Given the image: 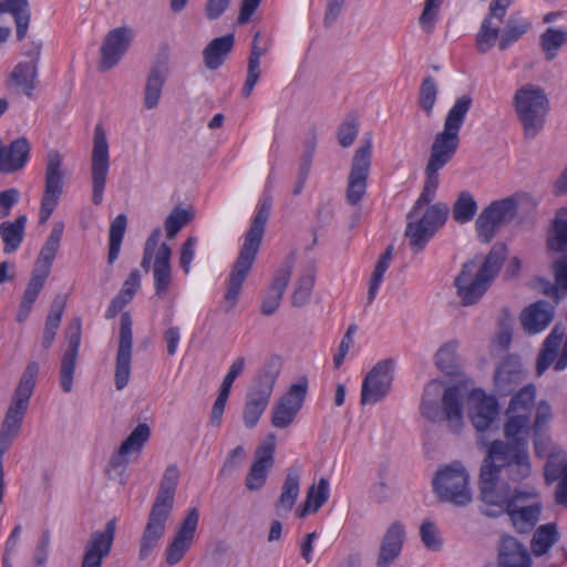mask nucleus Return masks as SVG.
<instances>
[{"label":"nucleus","mask_w":567,"mask_h":567,"mask_svg":"<svg viewBox=\"0 0 567 567\" xmlns=\"http://www.w3.org/2000/svg\"><path fill=\"white\" fill-rule=\"evenodd\" d=\"M245 365L246 360L244 357L236 358L221 382L220 390L230 393L235 380L244 372Z\"/></svg>","instance_id":"62"},{"label":"nucleus","mask_w":567,"mask_h":567,"mask_svg":"<svg viewBox=\"0 0 567 567\" xmlns=\"http://www.w3.org/2000/svg\"><path fill=\"white\" fill-rule=\"evenodd\" d=\"M567 470V460L558 455L550 454L545 464L544 474L548 484L556 482Z\"/></svg>","instance_id":"58"},{"label":"nucleus","mask_w":567,"mask_h":567,"mask_svg":"<svg viewBox=\"0 0 567 567\" xmlns=\"http://www.w3.org/2000/svg\"><path fill=\"white\" fill-rule=\"evenodd\" d=\"M275 441L276 435L269 434L268 439L255 451L254 462L245 480V485L250 492L259 491L267 481L275 463Z\"/></svg>","instance_id":"22"},{"label":"nucleus","mask_w":567,"mask_h":567,"mask_svg":"<svg viewBox=\"0 0 567 567\" xmlns=\"http://www.w3.org/2000/svg\"><path fill=\"white\" fill-rule=\"evenodd\" d=\"M280 371L281 360L279 357L266 360L247 390L245 403L266 410Z\"/></svg>","instance_id":"16"},{"label":"nucleus","mask_w":567,"mask_h":567,"mask_svg":"<svg viewBox=\"0 0 567 567\" xmlns=\"http://www.w3.org/2000/svg\"><path fill=\"white\" fill-rule=\"evenodd\" d=\"M198 520V509L196 507L189 508L172 543L166 548L165 555L168 565L174 566L183 559L194 540Z\"/></svg>","instance_id":"24"},{"label":"nucleus","mask_w":567,"mask_h":567,"mask_svg":"<svg viewBox=\"0 0 567 567\" xmlns=\"http://www.w3.org/2000/svg\"><path fill=\"white\" fill-rule=\"evenodd\" d=\"M441 0H425L424 9L419 18L421 27L431 30L436 21L437 9Z\"/></svg>","instance_id":"63"},{"label":"nucleus","mask_w":567,"mask_h":567,"mask_svg":"<svg viewBox=\"0 0 567 567\" xmlns=\"http://www.w3.org/2000/svg\"><path fill=\"white\" fill-rule=\"evenodd\" d=\"M475 261H466L454 280L457 296L463 306L478 302L489 287V284L475 272Z\"/></svg>","instance_id":"23"},{"label":"nucleus","mask_w":567,"mask_h":567,"mask_svg":"<svg viewBox=\"0 0 567 567\" xmlns=\"http://www.w3.org/2000/svg\"><path fill=\"white\" fill-rule=\"evenodd\" d=\"M530 28L527 20L511 17L504 27L498 41V48L502 51L507 50L513 43L518 41Z\"/></svg>","instance_id":"41"},{"label":"nucleus","mask_w":567,"mask_h":567,"mask_svg":"<svg viewBox=\"0 0 567 567\" xmlns=\"http://www.w3.org/2000/svg\"><path fill=\"white\" fill-rule=\"evenodd\" d=\"M498 565L501 567H532V559L527 548L513 536L502 538L498 549Z\"/></svg>","instance_id":"30"},{"label":"nucleus","mask_w":567,"mask_h":567,"mask_svg":"<svg viewBox=\"0 0 567 567\" xmlns=\"http://www.w3.org/2000/svg\"><path fill=\"white\" fill-rule=\"evenodd\" d=\"M499 37V28L493 27L492 18L485 17L476 34V48L482 54L487 53Z\"/></svg>","instance_id":"48"},{"label":"nucleus","mask_w":567,"mask_h":567,"mask_svg":"<svg viewBox=\"0 0 567 567\" xmlns=\"http://www.w3.org/2000/svg\"><path fill=\"white\" fill-rule=\"evenodd\" d=\"M502 467L487 457L483 460L480 471V491L481 496H488L495 492L501 477Z\"/></svg>","instance_id":"44"},{"label":"nucleus","mask_w":567,"mask_h":567,"mask_svg":"<svg viewBox=\"0 0 567 567\" xmlns=\"http://www.w3.org/2000/svg\"><path fill=\"white\" fill-rule=\"evenodd\" d=\"M308 393V379L300 377L282 394L272 408L271 425L276 429L288 427L301 410Z\"/></svg>","instance_id":"15"},{"label":"nucleus","mask_w":567,"mask_h":567,"mask_svg":"<svg viewBox=\"0 0 567 567\" xmlns=\"http://www.w3.org/2000/svg\"><path fill=\"white\" fill-rule=\"evenodd\" d=\"M517 215V203L513 197L494 200L486 206L475 221L481 243L488 244L502 225L512 221Z\"/></svg>","instance_id":"8"},{"label":"nucleus","mask_w":567,"mask_h":567,"mask_svg":"<svg viewBox=\"0 0 567 567\" xmlns=\"http://www.w3.org/2000/svg\"><path fill=\"white\" fill-rule=\"evenodd\" d=\"M20 193L16 188L0 192V219L10 215L12 207L19 202Z\"/></svg>","instance_id":"64"},{"label":"nucleus","mask_w":567,"mask_h":567,"mask_svg":"<svg viewBox=\"0 0 567 567\" xmlns=\"http://www.w3.org/2000/svg\"><path fill=\"white\" fill-rule=\"evenodd\" d=\"M127 218L124 214L117 215L110 226L107 264L113 265L118 258L122 241L125 235Z\"/></svg>","instance_id":"40"},{"label":"nucleus","mask_w":567,"mask_h":567,"mask_svg":"<svg viewBox=\"0 0 567 567\" xmlns=\"http://www.w3.org/2000/svg\"><path fill=\"white\" fill-rule=\"evenodd\" d=\"M154 288L157 296H163L172 282L171 266H154Z\"/></svg>","instance_id":"60"},{"label":"nucleus","mask_w":567,"mask_h":567,"mask_svg":"<svg viewBox=\"0 0 567 567\" xmlns=\"http://www.w3.org/2000/svg\"><path fill=\"white\" fill-rule=\"evenodd\" d=\"M394 360L379 361L365 375L361 386V403L375 404L382 401L391 389Z\"/></svg>","instance_id":"18"},{"label":"nucleus","mask_w":567,"mask_h":567,"mask_svg":"<svg viewBox=\"0 0 567 567\" xmlns=\"http://www.w3.org/2000/svg\"><path fill=\"white\" fill-rule=\"evenodd\" d=\"M109 171L110 153L106 133L102 124H97L94 128L91 156L92 202L94 205H101L103 202Z\"/></svg>","instance_id":"9"},{"label":"nucleus","mask_w":567,"mask_h":567,"mask_svg":"<svg viewBox=\"0 0 567 567\" xmlns=\"http://www.w3.org/2000/svg\"><path fill=\"white\" fill-rule=\"evenodd\" d=\"M536 388L534 384L522 386L513 394L505 412L503 432L513 436L518 432H529V417L535 405Z\"/></svg>","instance_id":"12"},{"label":"nucleus","mask_w":567,"mask_h":567,"mask_svg":"<svg viewBox=\"0 0 567 567\" xmlns=\"http://www.w3.org/2000/svg\"><path fill=\"white\" fill-rule=\"evenodd\" d=\"M404 543V528L394 522L384 533L377 559V567H390L400 556Z\"/></svg>","instance_id":"29"},{"label":"nucleus","mask_w":567,"mask_h":567,"mask_svg":"<svg viewBox=\"0 0 567 567\" xmlns=\"http://www.w3.org/2000/svg\"><path fill=\"white\" fill-rule=\"evenodd\" d=\"M406 219L405 238L409 241L411 250L414 254H419L425 248L430 239L434 236V233L422 224L417 216Z\"/></svg>","instance_id":"37"},{"label":"nucleus","mask_w":567,"mask_h":567,"mask_svg":"<svg viewBox=\"0 0 567 567\" xmlns=\"http://www.w3.org/2000/svg\"><path fill=\"white\" fill-rule=\"evenodd\" d=\"M0 12H10L13 16L17 25L18 40L24 39L30 23V11L28 2L22 4V2L18 1L17 4H12L10 1H0Z\"/></svg>","instance_id":"43"},{"label":"nucleus","mask_w":567,"mask_h":567,"mask_svg":"<svg viewBox=\"0 0 567 567\" xmlns=\"http://www.w3.org/2000/svg\"><path fill=\"white\" fill-rule=\"evenodd\" d=\"M116 518L110 519L103 530H94L84 545L81 567H102L115 538Z\"/></svg>","instance_id":"19"},{"label":"nucleus","mask_w":567,"mask_h":567,"mask_svg":"<svg viewBox=\"0 0 567 567\" xmlns=\"http://www.w3.org/2000/svg\"><path fill=\"white\" fill-rule=\"evenodd\" d=\"M271 210V199L265 197L257 209L248 231L245 235L239 255L233 265L227 284V290L224 297L225 311L233 310L239 298L243 284L250 271L256 256L259 251L261 240L265 234V227Z\"/></svg>","instance_id":"2"},{"label":"nucleus","mask_w":567,"mask_h":567,"mask_svg":"<svg viewBox=\"0 0 567 567\" xmlns=\"http://www.w3.org/2000/svg\"><path fill=\"white\" fill-rule=\"evenodd\" d=\"M540 509L542 507L539 504H533L519 508H515L511 505L508 516L517 532L528 533L538 522Z\"/></svg>","instance_id":"38"},{"label":"nucleus","mask_w":567,"mask_h":567,"mask_svg":"<svg viewBox=\"0 0 567 567\" xmlns=\"http://www.w3.org/2000/svg\"><path fill=\"white\" fill-rule=\"evenodd\" d=\"M132 318L128 312L121 316L120 340L115 362V388L123 390L131 375V359L133 347Z\"/></svg>","instance_id":"21"},{"label":"nucleus","mask_w":567,"mask_h":567,"mask_svg":"<svg viewBox=\"0 0 567 567\" xmlns=\"http://www.w3.org/2000/svg\"><path fill=\"white\" fill-rule=\"evenodd\" d=\"M68 349L64 352L60 369V384L65 393L72 391L73 375L75 371L76 358L81 343V320L74 318L65 330Z\"/></svg>","instance_id":"25"},{"label":"nucleus","mask_w":567,"mask_h":567,"mask_svg":"<svg viewBox=\"0 0 567 567\" xmlns=\"http://www.w3.org/2000/svg\"><path fill=\"white\" fill-rule=\"evenodd\" d=\"M499 413L497 400L486 395L483 391L473 390L470 395L468 417L478 433L496 427L495 423Z\"/></svg>","instance_id":"20"},{"label":"nucleus","mask_w":567,"mask_h":567,"mask_svg":"<svg viewBox=\"0 0 567 567\" xmlns=\"http://www.w3.org/2000/svg\"><path fill=\"white\" fill-rule=\"evenodd\" d=\"M505 256L506 246L503 244H495L486 256L481 268L478 270L475 269V272L491 285L494 277L499 272Z\"/></svg>","instance_id":"39"},{"label":"nucleus","mask_w":567,"mask_h":567,"mask_svg":"<svg viewBox=\"0 0 567 567\" xmlns=\"http://www.w3.org/2000/svg\"><path fill=\"white\" fill-rule=\"evenodd\" d=\"M420 537L423 545L433 551H437L443 546L436 525L431 520H424L420 527Z\"/></svg>","instance_id":"56"},{"label":"nucleus","mask_w":567,"mask_h":567,"mask_svg":"<svg viewBox=\"0 0 567 567\" xmlns=\"http://www.w3.org/2000/svg\"><path fill=\"white\" fill-rule=\"evenodd\" d=\"M559 540V533L555 523L539 526L530 540L532 553L536 557L544 556L553 545Z\"/></svg>","instance_id":"35"},{"label":"nucleus","mask_w":567,"mask_h":567,"mask_svg":"<svg viewBox=\"0 0 567 567\" xmlns=\"http://www.w3.org/2000/svg\"><path fill=\"white\" fill-rule=\"evenodd\" d=\"M463 398L462 386L443 388V382L432 380L423 391L421 415L432 423L445 421L449 430L457 434L463 427Z\"/></svg>","instance_id":"3"},{"label":"nucleus","mask_w":567,"mask_h":567,"mask_svg":"<svg viewBox=\"0 0 567 567\" xmlns=\"http://www.w3.org/2000/svg\"><path fill=\"white\" fill-rule=\"evenodd\" d=\"M513 105L526 138L536 137L543 130L550 103L545 90L538 85L525 84L516 90Z\"/></svg>","instance_id":"5"},{"label":"nucleus","mask_w":567,"mask_h":567,"mask_svg":"<svg viewBox=\"0 0 567 567\" xmlns=\"http://www.w3.org/2000/svg\"><path fill=\"white\" fill-rule=\"evenodd\" d=\"M179 476L181 473L177 465H168L161 480L158 496H174Z\"/></svg>","instance_id":"59"},{"label":"nucleus","mask_w":567,"mask_h":567,"mask_svg":"<svg viewBox=\"0 0 567 567\" xmlns=\"http://www.w3.org/2000/svg\"><path fill=\"white\" fill-rule=\"evenodd\" d=\"M476 212L477 203L474 196L467 190L461 192L452 208L454 220L458 224H466L474 218Z\"/></svg>","instance_id":"42"},{"label":"nucleus","mask_w":567,"mask_h":567,"mask_svg":"<svg viewBox=\"0 0 567 567\" xmlns=\"http://www.w3.org/2000/svg\"><path fill=\"white\" fill-rule=\"evenodd\" d=\"M372 140L369 136L364 143L358 147L352 157L351 168L348 176V185L346 190L347 202L351 206H357L363 199L367 187L368 177L371 167Z\"/></svg>","instance_id":"10"},{"label":"nucleus","mask_w":567,"mask_h":567,"mask_svg":"<svg viewBox=\"0 0 567 567\" xmlns=\"http://www.w3.org/2000/svg\"><path fill=\"white\" fill-rule=\"evenodd\" d=\"M63 158L56 150L49 151L45 159L44 192L40 207V223H45L58 206L63 193Z\"/></svg>","instance_id":"11"},{"label":"nucleus","mask_w":567,"mask_h":567,"mask_svg":"<svg viewBox=\"0 0 567 567\" xmlns=\"http://www.w3.org/2000/svg\"><path fill=\"white\" fill-rule=\"evenodd\" d=\"M547 245L551 250L567 251V207H561L556 212Z\"/></svg>","instance_id":"36"},{"label":"nucleus","mask_w":567,"mask_h":567,"mask_svg":"<svg viewBox=\"0 0 567 567\" xmlns=\"http://www.w3.org/2000/svg\"><path fill=\"white\" fill-rule=\"evenodd\" d=\"M27 216L20 215L13 221H3L0 224V237L3 241V251L13 254L23 241L25 231Z\"/></svg>","instance_id":"33"},{"label":"nucleus","mask_w":567,"mask_h":567,"mask_svg":"<svg viewBox=\"0 0 567 567\" xmlns=\"http://www.w3.org/2000/svg\"><path fill=\"white\" fill-rule=\"evenodd\" d=\"M515 498H482L480 512L489 518H496L509 511Z\"/></svg>","instance_id":"54"},{"label":"nucleus","mask_w":567,"mask_h":567,"mask_svg":"<svg viewBox=\"0 0 567 567\" xmlns=\"http://www.w3.org/2000/svg\"><path fill=\"white\" fill-rule=\"evenodd\" d=\"M526 379V373L517 357L509 355L496 368L494 390L501 396L513 394Z\"/></svg>","instance_id":"26"},{"label":"nucleus","mask_w":567,"mask_h":567,"mask_svg":"<svg viewBox=\"0 0 567 567\" xmlns=\"http://www.w3.org/2000/svg\"><path fill=\"white\" fill-rule=\"evenodd\" d=\"M554 316V306L546 300H538L522 312L520 323L527 333L535 334L544 331L553 321Z\"/></svg>","instance_id":"28"},{"label":"nucleus","mask_w":567,"mask_h":567,"mask_svg":"<svg viewBox=\"0 0 567 567\" xmlns=\"http://www.w3.org/2000/svg\"><path fill=\"white\" fill-rule=\"evenodd\" d=\"M457 342L451 341L442 346L435 354L436 367L447 375H454L458 370L456 355Z\"/></svg>","instance_id":"46"},{"label":"nucleus","mask_w":567,"mask_h":567,"mask_svg":"<svg viewBox=\"0 0 567 567\" xmlns=\"http://www.w3.org/2000/svg\"><path fill=\"white\" fill-rule=\"evenodd\" d=\"M63 229V223H54L51 234L40 250L39 257L31 274V278L27 285L19 306L17 313L18 322H23L27 320L32 310L33 303L35 302L47 278L50 275L53 260L60 247Z\"/></svg>","instance_id":"4"},{"label":"nucleus","mask_w":567,"mask_h":567,"mask_svg":"<svg viewBox=\"0 0 567 567\" xmlns=\"http://www.w3.org/2000/svg\"><path fill=\"white\" fill-rule=\"evenodd\" d=\"M315 279L316 268L313 266H309L297 280L296 288L291 298V303L293 307H302L308 302L315 286Z\"/></svg>","instance_id":"45"},{"label":"nucleus","mask_w":567,"mask_h":567,"mask_svg":"<svg viewBox=\"0 0 567 567\" xmlns=\"http://www.w3.org/2000/svg\"><path fill=\"white\" fill-rule=\"evenodd\" d=\"M151 436V429L146 423H140L132 433L122 442L116 452L110 457L106 466V475L110 481L122 485L127 480L128 456L140 453Z\"/></svg>","instance_id":"7"},{"label":"nucleus","mask_w":567,"mask_h":567,"mask_svg":"<svg viewBox=\"0 0 567 567\" xmlns=\"http://www.w3.org/2000/svg\"><path fill=\"white\" fill-rule=\"evenodd\" d=\"M234 43L235 35L233 33L212 40L203 51L206 68L209 70L220 68L231 52Z\"/></svg>","instance_id":"31"},{"label":"nucleus","mask_w":567,"mask_h":567,"mask_svg":"<svg viewBox=\"0 0 567 567\" xmlns=\"http://www.w3.org/2000/svg\"><path fill=\"white\" fill-rule=\"evenodd\" d=\"M193 217L194 214L190 210L182 207H175L166 217L164 223L166 237L168 239L175 238L179 230L187 225Z\"/></svg>","instance_id":"51"},{"label":"nucleus","mask_w":567,"mask_h":567,"mask_svg":"<svg viewBox=\"0 0 567 567\" xmlns=\"http://www.w3.org/2000/svg\"><path fill=\"white\" fill-rule=\"evenodd\" d=\"M473 97L463 94L454 101L444 118L443 130L439 132L431 145L430 157L425 166V181L423 189L415 200L406 218H414L424 206H430L439 187V171L447 165L460 147V131L472 109Z\"/></svg>","instance_id":"1"},{"label":"nucleus","mask_w":567,"mask_h":567,"mask_svg":"<svg viewBox=\"0 0 567 567\" xmlns=\"http://www.w3.org/2000/svg\"><path fill=\"white\" fill-rule=\"evenodd\" d=\"M165 81V65L156 63L154 66H152L147 74L144 89V106L147 110H153L158 105Z\"/></svg>","instance_id":"32"},{"label":"nucleus","mask_w":567,"mask_h":567,"mask_svg":"<svg viewBox=\"0 0 567 567\" xmlns=\"http://www.w3.org/2000/svg\"><path fill=\"white\" fill-rule=\"evenodd\" d=\"M246 452L245 449L241 445L236 446L233 449L220 470V475L227 476L230 475L233 472L239 468L243 460L245 458Z\"/></svg>","instance_id":"61"},{"label":"nucleus","mask_w":567,"mask_h":567,"mask_svg":"<svg viewBox=\"0 0 567 567\" xmlns=\"http://www.w3.org/2000/svg\"><path fill=\"white\" fill-rule=\"evenodd\" d=\"M437 84L433 76L427 75L423 79L419 92V106L430 116L433 112L437 99Z\"/></svg>","instance_id":"50"},{"label":"nucleus","mask_w":567,"mask_h":567,"mask_svg":"<svg viewBox=\"0 0 567 567\" xmlns=\"http://www.w3.org/2000/svg\"><path fill=\"white\" fill-rule=\"evenodd\" d=\"M131 42V30L124 27L110 31L101 47L100 70L107 71L123 58Z\"/></svg>","instance_id":"27"},{"label":"nucleus","mask_w":567,"mask_h":567,"mask_svg":"<svg viewBox=\"0 0 567 567\" xmlns=\"http://www.w3.org/2000/svg\"><path fill=\"white\" fill-rule=\"evenodd\" d=\"M553 272L555 285L547 282L548 287L545 289V293L555 297L558 293V288L567 291V254L555 260Z\"/></svg>","instance_id":"53"},{"label":"nucleus","mask_w":567,"mask_h":567,"mask_svg":"<svg viewBox=\"0 0 567 567\" xmlns=\"http://www.w3.org/2000/svg\"><path fill=\"white\" fill-rule=\"evenodd\" d=\"M295 258L293 256H288L282 262L281 267L276 271L275 277L271 284V291L280 292L284 296L286 288L290 281L292 269H293Z\"/></svg>","instance_id":"55"},{"label":"nucleus","mask_w":567,"mask_h":567,"mask_svg":"<svg viewBox=\"0 0 567 567\" xmlns=\"http://www.w3.org/2000/svg\"><path fill=\"white\" fill-rule=\"evenodd\" d=\"M528 433L518 432L508 436L504 432L506 441L494 440L491 442L485 457L501 467H513L518 480L529 476L532 466L528 452Z\"/></svg>","instance_id":"6"},{"label":"nucleus","mask_w":567,"mask_h":567,"mask_svg":"<svg viewBox=\"0 0 567 567\" xmlns=\"http://www.w3.org/2000/svg\"><path fill=\"white\" fill-rule=\"evenodd\" d=\"M567 42V31L555 28H548L540 35V47L546 54L547 60H553L560 47Z\"/></svg>","instance_id":"49"},{"label":"nucleus","mask_w":567,"mask_h":567,"mask_svg":"<svg viewBox=\"0 0 567 567\" xmlns=\"http://www.w3.org/2000/svg\"><path fill=\"white\" fill-rule=\"evenodd\" d=\"M553 420L551 406L547 401H539L536 405V414L534 422L529 423L532 432H548L549 424Z\"/></svg>","instance_id":"57"},{"label":"nucleus","mask_w":567,"mask_h":567,"mask_svg":"<svg viewBox=\"0 0 567 567\" xmlns=\"http://www.w3.org/2000/svg\"><path fill=\"white\" fill-rule=\"evenodd\" d=\"M432 485L437 496H472L470 474L458 461L437 470Z\"/></svg>","instance_id":"17"},{"label":"nucleus","mask_w":567,"mask_h":567,"mask_svg":"<svg viewBox=\"0 0 567 567\" xmlns=\"http://www.w3.org/2000/svg\"><path fill=\"white\" fill-rule=\"evenodd\" d=\"M37 76L38 66L35 61L20 62L11 72L10 82L21 87L27 96L32 97Z\"/></svg>","instance_id":"34"},{"label":"nucleus","mask_w":567,"mask_h":567,"mask_svg":"<svg viewBox=\"0 0 567 567\" xmlns=\"http://www.w3.org/2000/svg\"><path fill=\"white\" fill-rule=\"evenodd\" d=\"M450 208L444 203H435L426 207L425 212L419 219L432 233H436L447 220Z\"/></svg>","instance_id":"47"},{"label":"nucleus","mask_w":567,"mask_h":567,"mask_svg":"<svg viewBox=\"0 0 567 567\" xmlns=\"http://www.w3.org/2000/svg\"><path fill=\"white\" fill-rule=\"evenodd\" d=\"M173 508V498H157L148 514L140 540V558L146 559L165 534L166 523Z\"/></svg>","instance_id":"14"},{"label":"nucleus","mask_w":567,"mask_h":567,"mask_svg":"<svg viewBox=\"0 0 567 567\" xmlns=\"http://www.w3.org/2000/svg\"><path fill=\"white\" fill-rule=\"evenodd\" d=\"M39 371L40 365L37 361H31L27 364L19 380L18 386L14 390L12 401L2 421L3 423L21 429L30 399L37 384Z\"/></svg>","instance_id":"13"},{"label":"nucleus","mask_w":567,"mask_h":567,"mask_svg":"<svg viewBox=\"0 0 567 567\" xmlns=\"http://www.w3.org/2000/svg\"><path fill=\"white\" fill-rule=\"evenodd\" d=\"M359 133V118L354 114H349L340 124L337 132L338 142L342 147H349L353 144Z\"/></svg>","instance_id":"52"}]
</instances>
